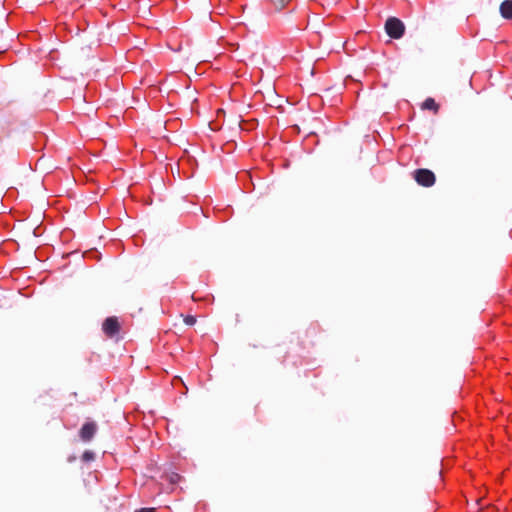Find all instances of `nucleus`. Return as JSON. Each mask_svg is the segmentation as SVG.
Here are the masks:
<instances>
[{
    "label": "nucleus",
    "mask_w": 512,
    "mask_h": 512,
    "mask_svg": "<svg viewBox=\"0 0 512 512\" xmlns=\"http://www.w3.org/2000/svg\"><path fill=\"white\" fill-rule=\"evenodd\" d=\"M385 30L391 38L399 39L403 36L405 27L401 20L391 17L385 23Z\"/></svg>",
    "instance_id": "f257e3e1"
},
{
    "label": "nucleus",
    "mask_w": 512,
    "mask_h": 512,
    "mask_svg": "<svg viewBox=\"0 0 512 512\" xmlns=\"http://www.w3.org/2000/svg\"><path fill=\"white\" fill-rule=\"evenodd\" d=\"M413 178L415 181L424 187H431L435 183V175L429 169H417L413 173Z\"/></svg>",
    "instance_id": "f03ea898"
},
{
    "label": "nucleus",
    "mask_w": 512,
    "mask_h": 512,
    "mask_svg": "<svg viewBox=\"0 0 512 512\" xmlns=\"http://www.w3.org/2000/svg\"><path fill=\"white\" fill-rule=\"evenodd\" d=\"M102 330L107 337H114L120 331V324L116 317H108L102 325Z\"/></svg>",
    "instance_id": "7ed1b4c3"
},
{
    "label": "nucleus",
    "mask_w": 512,
    "mask_h": 512,
    "mask_svg": "<svg viewBox=\"0 0 512 512\" xmlns=\"http://www.w3.org/2000/svg\"><path fill=\"white\" fill-rule=\"evenodd\" d=\"M97 431V425L95 422L88 421L83 424L79 431V436L82 441L89 442L92 440Z\"/></svg>",
    "instance_id": "20e7f679"
},
{
    "label": "nucleus",
    "mask_w": 512,
    "mask_h": 512,
    "mask_svg": "<svg viewBox=\"0 0 512 512\" xmlns=\"http://www.w3.org/2000/svg\"><path fill=\"white\" fill-rule=\"evenodd\" d=\"M500 14L503 18L512 20V0H505L501 3Z\"/></svg>",
    "instance_id": "39448f33"
},
{
    "label": "nucleus",
    "mask_w": 512,
    "mask_h": 512,
    "mask_svg": "<svg viewBox=\"0 0 512 512\" xmlns=\"http://www.w3.org/2000/svg\"><path fill=\"white\" fill-rule=\"evenodd\" d=\"M422 109H424V110H431V111H434L436 113L438 111V109H439V106H438V104L436 103V101L433 98H427L422 103Z\"/></svg>",
    "instance_id": "423d86ee"
},
{
    "label": "nucleus",
    "mask_w": 512,
    "mask_h": 512,
    "mask_svg": "<svg viewBox=\"0 0 512 512\" xmlns=\"http://www.w3.org/2000/svg\"><path fill=\"white\" fill-rule=\"evenodd\" d=\"M274 4L275 9L281 10L292 0H271Z\"/></svg>",
    "instance_id": "0eeeda50"
},
{
    "label": "nucleus",
    "mask_w": 512,
    "mask_h": 512,
    "mask_svg": "<svg viewBox=\"0 0 512 512\" xmlns=\"http://www.w3.org/2000/svg\"><path fill=\"white\" fill-rule=\"evenodd\" d=\"M95 459V454L93 451H90V450H86L83 454H82V460L84 462H90V461H93Z\"/></svg>",
    "instance_id": "6e6552de"
},
{
    "label": "nucleus",
    "mask_w": 512,
    "mask_h": 512,
    "mask_svg": "<svg viewBox=\"0 0 512 512\" xmlns=\"http://www.w3.org/2000/svg\"><path fill=\"white\" fill-rule=\"evenodd\" d=\"M184 323L187 325H194L196 323V317L192 315H186L184 317Z\"/></svg>",
    "instance_id": "1a4fd4ad"
},
{
    "label": "nucleus",
    "mask_w": 512,
    "mask_h": 512,
    "mask_svg": "<svg viewBox=\"0 0 512 512\" xmlns=\"http://www.w3.org/2000/svg\"><path fill=\"white\" fill-rule=\"evenodd\" d=\"M135 512H156L155 508H141Z\"/></svg>",
    "instance_id": "9d476101"
}]
</instances>
